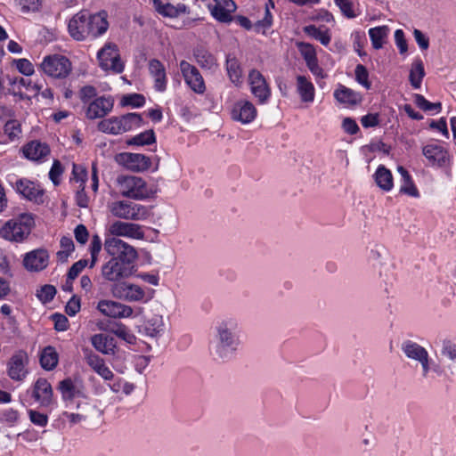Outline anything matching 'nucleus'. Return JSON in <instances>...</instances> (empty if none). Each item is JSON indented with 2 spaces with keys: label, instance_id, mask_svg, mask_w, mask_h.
<instances>
[{
  "label": "nucleus",
  "instance_id": "nucleus-18",
  "mask_svg": "<svg viewBox=\"0 0 456 456\" xmlns=\"http://www.w3.org/2000/svg\"><path fill=\"white\" fill-rule=\"evenodd\" d=\"M97 309L103 315L111 318H126L133 314L131 306L112 300H100Z\"/></svg>",
  "mask_w": 456,
  "mask_h": 456
},
{
  "label": "nucleus",
  "instance_id": "nucleus-30",
  "mask_svg": "<svg viewBox=\"0 0 456 456\" xmlns=\"http://www.w3.org/2000/svg\"><path fill=\"white\" fill-rule=\"evenodd\" d=\"M397 171L399 172V174L401 175V177H402V179H401L402 183H401L400 190H399L400 193L405 194V195H408V196H411L413 198H419L420 193H419L416 184L414 183L412 176L408 172V170L406 168H404L403 167L400 166V167H398Z\"/></svg>",
  "mask_w": 456,
  "mask_h": 456
},
{
  "label": "nucleus",
  "instance_id": "nucleus-5",
  "mask_svg": "<svg viewBox=\"0 0 456 456\" xmlns=\"http://www.w3.org/2000/svg\"><path fill=\"white\" fill-rule=\"evenodd\" d=\"M99 67L112 74H121L125 62L121 60L118 46L111 42L106 43L97 53Z\"/></svg>",
  "mask_w": 456,
  "mask_h": 456
},
{
  "label": "nucleus",
  "instance_id": "nucleus-55",
  "mask_svg": "<svg viewBox=\"0 0 456 456\" xmlns=\"http://www.w3.org/2000/svg\"><path fill=\"white\" fill-rule=\"evenodd\" d=\"M87 265V260H79L72 265L67 274V282L74 281Z\"/></svg>",
  "mask_w": 456,
  "mask_h": 456
},
{
  "label": "nucleus",
  "instance_id": "nucleus-47",
  "mask_svg": "<svg viewBox=\"0 0 456 456\" xmlns=\"http://www.w3.org/2000/svg\"><path fill=\"white\" fill-rule=\"evenodd\" d=\"M155 142V134L153 130L144 131L134 136L128 142L134 145H149Z\"/></svg>",
  "mask_w": 456,
  "mask_h": 456
},
{
  "label": "nucleus",
  "instance_id": "nucleus-23",
  "mask_svg": "<svg viewBox=\"0 0 456 456\" xmlns=\"http://www.w3.org/2000/svg\"><path fill=\"white\" fill-rule=\"evenodd\" d=\"M113 104V100L110 97H98L88 105L86 117L90 119L103 118L111 111Z\"/></svg>",
  "mask_w": 456,
  "mask_h": 456
},
{
  "label": "nucleus",
  "instance_id": "nucleus-46",
  "mask_svg": "<svg viewBox=\"0 0 456 456\" xmlns=\"http://www.w3.org/2000/svg\"><path fill=\"white\" fill-rule=\"evenodd\" d=\"M273 25V14L268 8V5L265 9V16L262 20H257L254 24V30L256 33L265 34V31L269 29Z\"/></svg>",
  "mask_w": 456,
  "mask_h": 456
},
{
  "label": "nucleus",
  "instance_id": "nucleus-60",
  "mask_svg": "<svg viewBox=\"0 0 456 456\" xmlns=\"http://www.w3.org/2000/svg\"><path fill=\"white\" fill-rule=\"evenodd\" d=\"M18 70L25 76H31L34 73L32 63L27 59H19L15 61Z\"/></svg>",
  "mask_w": 456,
  "mask_h": 456
},
{
  "label": "nucleus",
  "instance_id": "nucleus-13",
  "mask_svg": "<svg viewBox=\"0 0 456 456\" xmlns=\"http://www.w3.org/2000/svg\"><path fill=\"white\" fill-rule=\"evenodd\" d=\"M111 237H127L135 240H142L144 232L142 225L135 223L123 222L117 220L110 224L108 228Z\"/></svg>",
  "mask_w": 456,
  "mask_h": 456
},
{
  "label": "nucleus",
  "instance_id": "nucleus-38",
  "mask_svg": "<svg viewBox=\"0 0 456 456\" xmlns=\"http://www.w3.org/2000/svg\"><path fill=\"white\" fill-rule=\"evenodd\" d=\"M389 33L387 26H378L369 29V37L371 41L372 47L376 50L383 47Z\"/></svg>",
  "mask_w": 456,
  "mask_h": 456
},
{
  "label": "nucleus",
  "instance_id": "nucleus-8",
  "mask_svg": "<svg viewBox=\"0 0 456 456\" xmlns=\"http://www.w3.org/2000/svg\"><path fill=\"white\" fill-rule=\"evenodd\" d=\"M43 71L54 78H64L69 75L72 69L70 61L60 54L49 55L44 58L41 63Z\"/></svg>",
  "mask_w": 456,
  "mask_h": 456
},
{
  "label": "nucleus",
  "instance_id": "nucleus-28",
  "mask_svg": "<svg viewBox=\"0 0 456 456\" xmlns=\"http://www.w3.org/2000/svg\"><path fill=\"white\" fill-rule=\"evenodd\" d=\"M297 92L303 102H313L315 97V88L312 81L303 75L297 76Z\"/></svg>",
  "mask_w": 456,
  "mask_h": 456
},
{
  "label": "nucleus",
  "instance_id": "nucleus-43",
  "mask_svg": "<svg viewBox=\"0 0 456 456\" xmlns=\"http://www.w3.org/2000/svg\"><path fill=\"white\" fill-rule=\"evenodd\" d=\"M297 47L305 60L306 67L318 61L316 51L313 45L305 42H297Z\"/></svg>",
  "mask_w": 456,
  "mask_h": 456
},
{
  "label": "nucleus",
  "instance_id": "nucleus-44",
  "mask_svg": "<svg viewBox=\"0 0 456 456\" xmlns=\"http://www.w3.org/2000/svg\"><path fill=\"white\" fill-rule=\"evenodd\" d=\"M414 98L416 105L424 111L439 113L442 110V103L440 102H430L422 94H416Z\"/></svg>",
  "mask_w": 456,
  "mask_h": 456
},
{
  "label": "nucleus",
  "instance_id": "nucleus-24",
  "mask_svg": "<svg viewBox=\"0 0 456 456\" xmlns=\"http://www.w3.org/2000/svg\"><path fill=\"white\" fill-rule=\"evenodd\" d=\"M32 396L41 406H49L53 399L51 384L45 379H38L34 384Z\"/></svg>",
  "mask_w": 456,
  "mask_h": 456
},
{
  "label": "nucleus",
  "instance_id": "nucleus-64",
  "mask_svg": "<svg viewBox=\"0 0 456 456\" xmlns=\"http://www.w3.org/2000/svg\"><path fill=\"white\" fill-rule=\"evenodd\" d=\"M395 41L401 53H404L408 50L407 41L404 32L402 29H396L395 32Z\"/></svg>",
  "mask_w": 456,
  "mask_h": 456
},
{
  "label": "nucleus",
  "instance_id": "nucleus-45",
  "mask_svg": "<svg viewBox=\"0 0 456 456\" xmlns=\"http://www.w3.org/2000/svg\"><path fill=\"white\" fill-rule=\"evenodd\" d=\"M110 388L113 393H122L126 395H130L134 392L135 386L122 379H116L112 384H110Z\"/></svg>",
  "mask_w": 456,
  "mask_h": 456
},
{
  "label": "nucleus",
  "instance_id": "nucleus-62",
  "mask_svg": "<svg viewBox=\"0 0 456 456\" xmlns=\"http://www.w3.org/2000/svg\"><path fill=\"white\" fill-rule=\"evenodd\" d=\"M230 22H235L236 24H238L239 26H240L241 28H243L246 30H251L252 28H254V25L252 24L251 20L246 16H242V15L232 16L230 14Z\"/></svg>",
  "mask_w": 456,
  "mask_h": 456
},
{
  "label": "nucleus",
  "instance_id": "nucleus-4",
  "mask_svg": "<svg viewBox=\"0 0 456 456\" xmlns=\"http://www.w3.org/2000/svg\"><path fill=\"white\" fill-rule=\"evenodd\" d=\"M111 215L117 218L131 221H142L149 216L148 208L129 200H116L108 205Z\"/></svg>",
  "mask_w": 456,
  "mask_h": 456
},
{
  "label": "nucleus",
  "instance_id": "nucleus-54",
  "mask_svg": "<svg viewBox=\"0 0 456 456\" xmlns=\"http://www.w3.org/2000/svg\"><path fill=\"white\" fill-rule=\"evenodd\" d=\"M145 98L139 94H126L122 98L123 105H130L133 107H141L144 104Z\"/></svg>",
  "mask_w": 456,
  "mask_h": 456
},
{
  "label": "nucleus",
  "instance_id": "nucleus-16",
  "mask_svg": "<svg viewBox=\"0 0 456 456\" xmlns=\"http://www.w3.org/2000/svg\"><path fill=\"white\" fill-rule=\"evenodd\" d=\"M28 357L26 352L20 350L13 354L7 363L8 376L12 380H23L28 373L27 370L25 369V366L28 363Z\"/></svg>",
  "mask_w": 456,
  "mask_h": 456
},
{
  "label": "nucleus",
  "instance_id": "nucleus-6",
  "mask_svg": "<svg viewBox=\"0 0 456 456\" xmlns=\"http://www.w3.org/2000/svg\"><path fill=\"white\" fill-rule=\"evenodd\" d=\"M119 190L122 196L134 199L142 200L150 195L145 181L141 177L134 175H120L118 177Z\"/></svg>",
  "mask_w": 456,
  "mask_h": 456
},
{
  "label": "nucleus",
  "instance_id": "nucleus-9",
  "mask_svg": "<svg viewBox=\"0 0 456 456\" xmlns=\"http://www.w3.org/2000/svg\"><path fill=\"white\" fill-rule=\"evenodd\" d=\"M422 154L431 167L450 170L452 156L448 150L442 145L436 143L427 144L422 148Z\"/></svg>",
  "mask_w": 456,
  "mask_h": 456
},
{
  "label": "nucleus",
  "instance_id": "nucleus-39",
  "mask_svg": "<svg viewBox=\"0 0 456 456\" xmlns=\"http://www.w3.org/2000/svg\"><path fill=\"white\" fill-rule=\"evenodd\" d=\"M58 361V353L54 347L48 346L42 351L40 355V364L43 369L46 370H53L57 366Z\"/></svg>",
  "mask_w": 456,
  "mask_h": 456
},
{
  "label": "nucleus",
  "instance_id": "nucleus-29",
  "mask_svg": "<svg viewBox=\"0 0 456 456\" xmlns=\"http://www.w3.org/2000/svg\"><path fill=\"white\" fill-rule=\"evenodd\" d=\"M196 62L204 69L216 71L218 67L216 57L206 48L198 46L193 50Z\"/></svg>",
  "mask_w": 456,
  "mask_h": 456
},
{
  "label": "nucleus",
  "instance_id": "nucleus-57",
  "mask_svg": "<svg viewBox=\"0 0 456 456\" xmlns=\"http://www.w3.org/2000/svg\"><path fill=\"white\" fill-rule=\"evenodd\" d=\"M52 319L54 322V329L58 331H65L69 328L68 318L61 314H54L52 315Z\"/></svg>",
  "mask_w": 456,
  "mask_h": 456
},
{
  "label": "nucleus",
  "instance_id": "nucleus-34",
  "mask_svg": "<svg viewBox=\"0 0 456 456\" xmlns=\"http://www.w3.org/2000/svg\"><path fill=\"white\" fill-rule=\"evenodd\" d=\"M163 317L160 314H152L149 315L143 323V330L145 334L151 338L159 336L163 332Z\"/></svg>",
  "mask_w": 456,
  "mask_h": 456
},
{
  "label": "nucleus",
  "instance_id": "nucleus-51",
  "mask_svg": "<svg viewBox=\"0 0 456 456\" xmlns=\"http://www.w3.org/2000/svg\"><path fill=\"white\" fill-rule=\"evenodd\" d=\"M56 292L57 290L54 286L45 284L37 291V296L43 303H48L53 299Z\"/></svg>",
  "mask_w": 456,
  "mask_h": 456
},
{
  "label": "nucleus",
  "instance_id": "nucleus-20",
  "mask_svg": "<svg viewBox=\"0 0 456 456\" xmlns=\"http://www.w3.org/2000/svg\"><path fill=\"white\" fill-rule=\"evenodd\" d=\"M49 254L45 249H35L27 253L23 259L24 267L30 272H40L47 267Z\"/></svg>",
  "mask_w": 456,
  "mask_h": 456
},
{
  "label": "nucleus",
  "instance_id": "nucleus-17",
  "mask_svg": "<svg viewBox=\"0 0 456 456\" xmlns=\"http://www.w3.org/2000/svg\"><path fill=\"white\" fill-rule=\"evenodd\" d=\"M111 290L114 297L129 302L141 301L145 296L140 286L127 282L116 283Z\"/></svg>",
  "mask_w": 456,
  "mask_h": 456
},
{
  "label": "nucleus",
  "instance_id": "nucleus-61",
  "mask_svg": "<svg viewBox=\"0 0 456 456\" xmlns=\"http://www.w3.org/2000/svg\"><path fill=\"white\" fill-rule=\"evenodd\" d=\"M80 299L73 296L65 306V312L69 316L76 315L80 311Z\"/></svg>",
  "mask_w": 456,
  "mask_h": 456
},
{
  "label": "nucleus",
  "instance_id": "nucleus-33",
  "mask_svg": "<svg viewBox=\"0 0 456 456\" xmlns=\"http://www.w3.org/2000/svg\"><path fill=\"white\" fill-rule=\"evenodd\" d=\"M49 152L48 145L38 141H33L23 147L25 157L32 160H39L47 156Z\"/></svg>",
  "mask_w": 456,
  "mask_h": 456
},
{
  "label": "nucleus",
  "instance_id": "nucleus-49",
  "mask_svg": "<svg viewBox=\"0 0 456 456\" xmlns=\"http://www.w3.org/2000/svg\"><path fill=\"white\" fill-rule=\"evenodd\" d=\"M355 80L367 90L370 88L371 83L369 80V72L365 66L358 64L354 69Z\"/></svg>",
  "mask_w": 456,
  "mask_h": 456
},
{
  "label": "nucleus",
  "instance_id": "nucleus-42",
  "mask_svg": "<svg viewBox=\"0 0 456 456\" xmlns=\"http://www.w3.org/2000/svg\"><path fill=\"white\" fill-rule=\"evenodd\" d=\"M214 4H208L211 15L221 22H228V10L225 8V4L228 0H213Z\"/></svg>",
  "mask_w": 456,
  "mask_h": 456
},
{
  "label": "nucleus",
  "instance_id": "nucleus-3",
  "mask_svg": "<svg viewBox=\"0 0 456 456\" xmlns=\"http://www.w3.org/2000/svg\"><path fill=\"white\" fill-rule=\"evenodd\" d=\"M142 122L140 114L127 113L121 117H112L100 121L98 129L103 133L119 134L140 127Z\"/></svg>",
  "mask_w": 456,
  "mask_h": 456
},
{
  "label": "nucleus",
  "instance_id": "nucleus-14",
  "mask_svg": "<svg viewBox=\"0 0 456 456\" xmlns=\"http://www.w3.org/2000/svg\"><path fill=\"white\" fill-rule=\"evenodd\" d=\"M135 271L136 269L119 264V262L111 258L102 266V275L109 281H118L127 278Z\"/></svg>",
  "mask_w": 456,
  "mask_h": 456
},
{
  "label": "nucleus",
  "instance_id": "nucleus-15",
  "mask_svg": "<svg viewBox=\"0 0 456 456\" xmlns=\"http://www.w3.org/2000/svg\"><path fill=\"white\" fill-rule=\"evenodd\" d=\"M231 116L235 121L241 124H249L256 119L257 110L251 102L240 100L233 104Z\"/></svg>",
  "mask_w": 456,
  "mask_h": 456
},
{
  "label": "nucleus",
  "instance_id": "nucleus-41",
  "mask_svg": "<svg viewBox=\"0 0 456 456\" xmlns=\"http://www.w3.org/2000/svg\"><path fill=\"white\" fill-rule=\"evenodd\" d=\"M304 32L307 36L318 40L322 45L327 46L330 43L331 37L328 28L322 30L315 25H308L304 28Z\"/></svg>",
  "mask_w": 456,
  "mask_h": 456
},
{
  "label": "nucleus",
  "instance_id": "nucleus-7",
  "mask_svg": "<svg viewBox=\"0 0 456 456\" xmlns=\"http://www.w3.org/2000/svg\"><path fill=\"white\" fill-rule=\"evenodd\" d=\"M250 92L258 104H266L272 96V89L265 76L256 69H251L248 75Z\"/></svg>",
  "mask_w": 456,
  "mask_h": 456
},
{
  "label": "nucleus",
  "instance_id": "nucleus-22",
  "mask_svg": "<svg viewBox=\"0 0 456 456\" xmlns=\"http://www.w3.org/2000/svg\"><path fill=\"white\" fill-rule=\"evenodd\" d=\"M16 190L19 193L31 201L37 204L44 202V191L39 187V185H37L29 180H18L16 182Z\"/></svg>",
  "mask_w": 456,
  "mask_h": 456
},
{
  "label": "nucleus",
  "instance_id": "nucleus-11",
  "mask_svg": "<svg viewBox=\"0 0 456 456\" xmlns=\"http://www.w3.org/2000/svg\"><path fill=\"white\" fill-rule=\"evenodd\" d=\"M209 350L215 359L224 360L228 353V324L222 322L216 326V332L210 341Z\"/></svg>",
  "mask_w": 456,
  "mask_h": 456
},
{
  "label": "nucleus",
  "instance_id": "nucleus-36",
  "mask_svg": "<svg viewBox=\"0 0 456 456\" xmlns=\"http://www.w3.org/2000/svg\"><path fill=\"white\" fill-rule=\"evenodd\" d=\"M402 350L408 358L419 362L428 356V351L423 346L411 340L404 341L402 345Z\"/></svg>",
  "mask_w": 456,
  "mask_h": 456
},
{
  "label": "nucleus",
  "instance_id": "nucleus-32",
  "mask_svg": "<svg viewBox=\"0 0 456 456\" xmlns=\"http://www.w3.org/2000/svg\"><path fill=\"white\" fill-rule=\"evenodd\" d=\"M89 28L92 30V32H90V36L93 38L102 36L109 28V22L107 20V14L105 12L95 14L89 13Z\"/></svg>",
  "mask_w": 456,
  "mask_h": 456
},
{
  "label": "nucleus",
  "instance_id": "nucleus-12",
  "mask_svg": "<svg viewBox=\"0 0 456 456\" xmlns=\"http://www.w3.org/2000/svg\"><path fill=\"white\" fill-rule=\"evenodd\" d=\"M180 69L186 85L195 94H203L206 92V85L199 69L186 61L180 62Z\"/></svg>",
  "mask_w": 456,
  "mask_h": 456
},
{
  "label": "nucleus",
  "instance_id": "nucleus-58",
  "mask_svg": "<svg viewBox=\"0 0 456 456\" xmlns=\"http://www.w3.org/2000/svg\"><path fill=\"white\" fill-rule=\"evenodd\" d=\"M30 421L39 427H45L48 422L47 415L41 413L37 411L30 410L28 411Z\"/></svg>",
  "mask_w": 456,
  "mask_h": 456
},
{
  "label": "nucleus",
  "instance_id": "nucleus-40",
  "mask_svg": "<svg viewBox=\"0 0 456 456\" xmlns=\"http://www.w3.org/2000/svg\"><path fill=\"white\" fill-rule=\"evenodd\" d=\"M3 136H7L10 142L20 140L21 137V126L20 121L15 118L7 119L4 122V134L0 136V141Z\"/></svg>",
  "mask_w": 456,
  "mask_h": 456
},
{
  "label": "nucleus",
  "instance_id": "nucleus-53",
  "mask_svg": "<svg viewBox=\"0 0 456 456\" xmlns=\"http://www.w3.org/2000/svg\"><path fill=\"white\" fill-rule=\"evenodd\" d=\"M353 37H354L353 45H354V51L361 57L366 56L367 53L362 50L367 42L365 34L363 32H355L353 35Z\"/></svg>",
  "mask_w": 456,
  "mask_h": 456
},
{
  "label": "nucleus",
  "instance_id": "nucleus-63",
  "mask_svg": "<svg viewBox=\"0 0 456 456\" xmlns=\"http://www.w3.org/2000/svg\"><path fill=\"white\" fill-rule=\"evenodd\" d=\"M76 240L80 244H85L88 240L89 233L84 224H78L74 230Z\"/></svg>",
  "mask_w": 456,
  "mask_h": 456
},
{
  "label": "nucleus",
  "instance_id": "nucleus-27",
  "mask_svg": "<svg viewBox=\"0 0 456 456\" xmlns=\"http://www.w3.org/2000/svg\"><path fill=\"white\" fill-rule=\"evenodd\" d=\"M92 346L103 354H113L116 348L115 338L110 335L98 333L91 338Z\"/></svg>",
  "mask_w": 456,
  "mask_h": 456
},
{
  "label": "nucleus",
  "instance_id": "nucleus-26",
  "mask_svg": "<svg viewBox=\"0 0 456 456\" xmlns=\"http://www.w3.org/2000/svg\"><path fill=\"white\" fill-rule=\"evenodd\" d=\"M149 73L153 77L154 88L159 92H164L167 88V73L161 61L158 59L150 60Z\"/></svg>",
  "mask_w": 456,
  "mask_h": 456
},
{
  "label": "nucleus",
  "instance_id": "nucleus-19",
  "mask_svg": "<svg viewBox=\"0 0 456 456\" xmlns=\"http://www.w3.org/2000/svg\"><path fill=\"white\" fill-rule=\"evenodd\" d=\"M83 354L86 362L103 379L111 380L114 378L113 372L105 364L104 360L94 353L90 348H83Z\"/></svg>",
  "mask_w": 456,
  "mask_h": 456
},
{
  "label": "nucleus",
  "instance_id": "nucleus-50",
  "mask_svg": "<svg viewBox=\"0 0 456 456\" xmlns=\"http://www.w3.org/2000/svg\"><path fill=\"white\" fill-rule=\"evenodd\" d=\"M230 81L236 86L242 82V69L235 59H230Z\"/></svg>",
  "mask_w": 456,
  "mask_h": 456
},
{
  "label": "nucleus",
  "instance_id": "nucleus-31",
  "mask_svg": "<svg viewBox=\"0 0 456 456\" xmlns=\"http://www.w3.org/2000/svg\"><path fill=\"white\" fill-rule=\"evenodd\" d=\"M121 158L126 167L134 171H144L151 166V159L142 154L125 153L121 155Z\"/></svg>",
  "mask_w": 456,
  "mask_h": 456
},
{
  "label": "nucleus",
  "instance_id": "nucleus-25",
  "mask_svg": "<svg viewBox=\"0 0 456 456\" xmlns=\"http://www.w3.org/2000/svg\"><path fill=\"white\" fill-rule=\"evenodd\" d=\"M58 389L64 401H71L76 397L84 396L81 381L74 380L70 378L60 381Z\"/></svg>",
  "mask_w": 456,
  "mask_h": 456
},
{
  "label": "nucleus",
  "instance_id": "nucleus-10",
  "mask_svg": "<svg viewBox=\"0 0 456 456\" xmlns=\"http://www.w3.org/2000/svg\"><path fill=\"white\" fill-rule=\"evenodd\" d=\"M89 12L82 10L73 15L68 24V30L70 37L77 41H84L91 37L89 28Z\"/></svg>",
  "mask_w": 456,
  "mask_h": 456
},
{
  "label": "nucleus",
  "instance_id": "nucleus-2",
  "mask_svg": "<svg viewBox=\"0 0 456 456\" xmlns=\"http://www.w3.org/2000/svg\"><path fill=\"white\" fill-rule=\"evenodd\" d=\"M104 249L111 256V259L135 269L137 252L135 248L116 237H108L104 241Z\"/></svg>",
  "mask_w": 456,
  "mask_h": 456
},
{
  "label": "nucleus",
  "instance_id": "nucleus-56",
  "mask_svg": "<svg viewBox=\"0 0 456 456\" xmlns=\"http://www.w3.org/2000/svg\"><path fill=\"white\" fill-rule=\"evenodd\" d=\"M361 124L364 128L375 127L379 125V113H368L361 118Z\"/></svg>",
  "mask_w": 456,
  "mask_h": 456
},
{
  "label": "nucleus",
  "instance_id": "nucleus-48",
  "mask_svg": "<svg viewBox=\"0 0 456 456\" xmlns=\"http://www.w3.org/2000/svg\"><path fill=\"white\" fill-rule=\"evenodd\" d=\"M152 4L156 9V11L165 16L169 18L176 17V11L175 9V5L167 3L163 4L161 0H151Z\"/></svg>",
  "mask_w": 456,
  "mask_h": 456
},
{
  "label": "nucleus",
  "instance_id": "nucleus-35",
  "mask_svg": "<svg viewBox=\"0 0 456 456\" xmlns=\"http://www.w3.org/2000/svg\"><path fill=\"white\" fill-rule=\"evenodd\" d=\"M374 179L377 185L384 191H390L394 187L393 175L384 165H379L377 167Z\"/></svg>",
  "mask_w": 456,
  "mask_h": 456
},
{
  "label": "nucleus",
  "instance_id": "nucleus-37",
  "mask_svg": "<svg viewBox=\"0 0 456 456\" xmlns=\"http://www.w3.org/2000/svg\"><path fill=\"white\" fill-rule=\"evenodd\" d=\"M425 74L424 64L421 59L415 60L411 64L409 75L410 83L414 89L420 88Z\"/></svg>",
  "mask_w": 456,
  "mask_h": 456
},
{
  "label": "nucleus",
  "instance_id": "nucleus-52",
  "mask_svg": "<svg viewBox=\"0 0 456 456\" xmlns=\"http://www.w3.org/2000/svg\"><path fill=\"white\" fill-rule=\"evenodd\" d=\"M334 3L345 17L354 19L357 16L354 10V4L352 0H334Z\"/></svg>",
  "mask_w": 456,
  "mask_h": 456
},
{
  "label": "nucleus",
  "instance_id": "nucleus-59",
  "mask_svg": "<svg viewBox=\"0 0 456 456\" xmlns=\"http://www.w3.org/2000/svg\"><path fill=\"white\" fill-rule=\"evenodd\" d=\"M342 128L346 134L350 135L356 134L360 131L359 126L352 118H345L343 119Z\"/></svg>",
  "mask_w": 456,
  "mask_h": 456
},
{
  "label": "nucleus",
  "instance_id": "nucleus-1",
  "mask_svg": "<svg viewBox=\"0 0 456 456\" xmlns=\"http://www.w3.org/2000/svg\"><path fill=\"white\" fill-rule=\"evenodd\" d=\"M34 224L31 214H21L2 226L0 236L9 241L21 242L29 235Z\"/></svg>",
  "mask_w": 456,
  "mask_h": 456
},
{
  "label": "nucleus",
  "instance_id": "nucleus-21",
  "mask_svg": "<svg viewBox=\"0 0 456 456\" xmlns=\"http://www.w3.org/2000/svg\"><path fill=\"white\" fill-rule=\"evenodd\" d=\"M333 96L338 102L346 107H354L362 102V95L344 85L339 84L334 90Z\"/></svg>",
  "mask_w": 456,
  "mask_h": 456
}]
</instances>
